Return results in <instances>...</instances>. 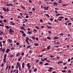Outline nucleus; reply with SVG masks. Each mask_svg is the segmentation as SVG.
Here are the masks:
<instances>
[{
  "instance_id": "1",
  "label": "nucleus",
  "mask_w": 73,
  "mask_h": 73,
  "mask_svg": "<svg viewBox=\"0 0 73 73\" xmlns=\"http://www.w3.org/2000/svg\"><path fill=\"white\" fill-rule=\"evenodd\" d=\"M20 66H21V65L19 64V62H17V63L16 66V68L18 69L19 67H20Z\"/></svg>"
},
{
  "instance_id": "2",
  "label": "nucleus",
  "mask_w": 73,
  "mask_h": 73,
  "mask_svg": "<svg viewBox=\"0 0 73 73\" xmlns=\"http://www.w3.org/2000/svg\"><path fill=\"white\" fill-rule=\"evenodd\" d=\"M8 68V70H10V69H11V66H8L7 65L6 67L5 71H7V70Z\"/></svg>"
},
{
  "instance_id": "3",
  "label": "nucleus",
  "mask_w": 73,
  "mask_h": 73,
  "mask_svg": "<svg viewBox=\"0 0 73 73\" xmlns=\"http://www.w3.org/2000/svg\"><path fill=\"white\" fill-rule=\"evenodd\" d=\"M0 50L2 52H4L5 51V48H3H3H2V47L0 48Z\"/></svg>"
},
{
  "instance_id": "4",
  "label": "nucleus",
  "mask_w": 73,
  "mask_h": 73,
  "mask_svg": "<svg viewBox=\"0 0 73 73\" xmlns=\"http://www.w3.org/2000/svg\"><path fill=\"white\" fill-rule=\"evenodd\" d=\"M49 7H46V6H45L43 7V9H44V10H48Z\"/></svg>"
},
{
  "instance_id": "5",
  "label": "nucleus",
  "mask_w": 73,
  "mask_h": 73,
  "mask_svg": "<svg viewBox=\"0 0 73 73\" xmlns=\"http://www.w3.org/2000/svg\"><path fill=\"white\" fill-rule=\"evenodd\" d=\"M53 5L54 6H57V5H58V3L56 2H54Z\"/></svg>"
},
{
  "instance_id": "6",
  "label": "nucleus",
  "mask_w": 73,
  "mask_h": 73,
  "mask_svg": "<svg viewBox=\"0 0 73 73\" xmlns=\"http://www.w3.org/2000/svg\"><path fill=\"white\" fill-rule=\"evenodd\" d=\"M27 66H28V69H30L31 68V66H30V63H28L27 64Z\"/></svg>"
},
{
  "instance_id": "7",
  "label": "nucleus",
  "mask_w": 73,
  "mask_h": 73,
  "mask_svg": "<svg viewBox=\"0 0 73 73\" xmlns=\"http://www.w3.org/2000/svg\"><path fill=\"white\" fill-rule=\"evenodd\" d=\"M10 23L11 24H12L11 25H15V23H14L13 21H11Z\"/></svg>"
},
{
  "instance_id": "8",
  "label": "nucleus",
  "mask_w": 73,
  "mask_h": 73,
  "mask_svg": "<svg viewBox=\"0 0 73 73\" xmlns=\"http://www.w3.org/2000/svg\"><path fill=\"white\" fill-rule=\"evenodd\" d=\"M10 51V49H7L5 52H6L8 53H9V52Z\"/></svg>"
},
{
  "instance_id": "9",
  "label": "nucleus",
  "mask_w": 73,
  "mask_h": 73,
  "mask_svg": "<svg viewBox=\"0 0 73 73\" xmlns=\"http://www.w3.org/2000/svg\"><path fill=\"white\" fill-rule=\"evenodd\" d=\"M9 30V32H13V33H14V31L13 30H12V29H10Z\"/></svg>"
},
{
  "instance_id": "10",
  "label": "nucleus",
  "mask_w": 73,
  "mask_h": 73,
  "mask_svg": "<svg viewBox=\"0 0 73 73\" xmlns=\"http://www.w3.org/2000/svg\"><path fill=\"white\" fill-rule=\"evenodd\" d=\"M22 68H24L25 67V65H24V62H23L22 64Z\"/></svg>"
},
{
  "instance_id": "11",
  "label": "nucleus",
  "mask_w": 73,
  "mask_h": 73,
  "mask_svg": "<svg viewBox=\"0 0 73 73\" xmlns=\"http://www.w3.org/2000/svg\"><path fill=\"white\" fill-rule=\"evenodd\" d=\"M63 63V61H59L57 63V64H62V63Z\"/></svg>"
},
{
  "instance_id": "12",
  "label": "nucleus",
  "mask_w": 73,
  "mask_h": 73,
  "mask_svg": "<svg viewBox=\"0 0 73 73\" xmlns=\"http://www.w3.org/2000/svg\"><path fill=\"white\" fill-rule=\"evenodd\" d=\"M54 40H57V39H58V37L57 36L54 37Z\"/></svg>"
},
{
  "instance_id": "13",
  "label": "nucleus",
  "mask_w": 73,
  "mask_h": 73,
  "mask_svg": "<svg viewBox=\"0 0 73 73\" xmlns=\"http://www.w3.org/2000/svg\"><path fill=\"white\" fill-rule=\"evenodd\" d=\"M21 29H22V30H24V31H25V29H24V27L21 26Z\"/></svg>"
},
{
  "instance_id": "14",
  "label": "nucleus",
  "mask_w": 73,
  "mask_h": 73,
  "mask_svg": "<svg viewBox=\"0 0 73 73\" xmlns=\"http://www.w3.org/2000/svg\"><path fill=\"white\" fill-rule=\"evenodd\" d=\"M28 34H30V35H31L32 33V31H28V32L27 33Z\"/></svg>"
},
{
  "instance_id": "15",
  "label": "nucleus",
  "mask_w": 73,
  "mask_h": 73,
  "mask_svg": "<svg viewBox=\"0 0 73 73\" xmlns=\"http://www.w3.org/2000/svg\"><path fill=\"white\" fill-rule=\"evenodd\" d=\"M50 49V46H49L47 47V49H48V50H49V49Z\"/></svg>"
},
{
  "instance_id": "16",
  "label": "nucleus",
  "mask_w": 73,
  "mask_h": 73,
  "mask_svg": "<svg viewBox=\"0 0 73 73\" xmlns=\"http://www.w3.org/2000/svg\"><path fill=\"white\" fill-rule=\"evenodd\" d=\"M34 45L36 46H37L38 45V43H35Z\"/></svg>"
},
{
  "instance_id": "17",
  "label": "nucleus",
  "mask_w": 73,
  "mask_h": 73,
  "mask_svg": "<svg viewBox=\"0 0 73 73\" xmlns=\"http://www.w3.org/2000/svg\"><path fill=\"white\" fill-rule=\"evenodd\" d=\"M9 42L10 43H11L12 42V40H11L10 39H8Z\"/></svg>"
},
{
  "instance_id": "18",
  "label": "nucleus",
  "mask_w": 73,
  "mask_h": 73,
  "mask_svg": "<svg viewBox=\"0 0 73 73\" xmlns=\"http://www.w3.org/2000/svg\"><path fill=\"white\" fill-rule=\"evenodd\" d=\"M19 55H20V53H18L17 54L16 56V57H18V56H19Z\"/></svg>"
},
{
  "instance_id": "19",
  "label": "nucleus",
  "mask_w": 73,
  "mask_h": 73,
  "mask_svg": "<svg viewBox=\"0 0 73 73\" xmlns=\"http://www.w3.org/2000/svg\"><path fill=\"white\" fill-rule=\"evenodd\" d=\"M37 68H35L34 69V72H36V71H37Z\"/></svg>"
},
{
  "instance_id": "20",
  "label": "nucleus",
  "mask_w": 73,
  "mask_h": 73,
  "mask_svg": "<svg viewBox=\"0 0 73 73\" xmlns=\"http://www.w3.org/2000/svg\"><path fill=\"white\" fill-rule=\"evenodd\" d=\"M7 54H5L4 55V58H6V57H7Z\"/></svg>"
},
{
  "instance_id": "21",
  "label": "nucleus",
  "mask_w": 73,
  "mask_h": 73,
  "mask_svg": "<svg viewBox=\"0 0 73 73\" xmlns=\"http://www.w3.org/2000/svg\"><path fill=\"white\" fill-rule=\"evenodd\" d=\"M0 46L1 47H2V46H3V44H2V43L1 42H0Z\"/></svg>"
},
{
  "instance_id": "22",
  "label": "nucleus",
  "mask_w": 73,
  "mask_h": 73,
  "mask_svg": "<svg viewBox=\"0 0 73 73\" xmlns=\"http://www.w3.org/2000/svg\"><path fill=\"white\" fill-rule=\"evenodd\" d=\"M21 57H20L18 59V61H21Z\"/></svg>"
},
{
  "instance_id": "23",
  "label": "nucleus",
  "mask_w": 73,
  "mask_h": 73,
  "mask_svg": "<svg viewBox=\"0 0 73 73\" xmlns=\"http://www.w3.org/2000/svg\"><path fill=\"white\" fill-rule=\"evenodd\" d=\"M3 11H5V12H6V9L5 8H3Z\"/></svg>"
},
{
  "instance_id": "24",
  "label": "nucleus",
  "mask_w": 73,
  "mask_h": 73,
  "mask_svg": "<svg viewBox=\"0 0 73 73\" xmlns=\"http://www.w3.org/2000/svg\"><path fill=\"white\" fill-rule=\"evenodd\" d=\"M31 38H32L33 40H35V37L34 36H33L31 37Z\"/></svg>"
},
{
  "instance_id": "25",
  "label": "nucleus",
  "mask_w": 73,
  "mask_h": 73,
  "mask_svg": "<svg viewBox=\"0 0 73 73\" xmlns=\"http://www.w3.org/2000/svg\"><path fill=\"white\" fill-rule=\"evenodd\" d=\"M20 32H21V33H22L23 34H24V31H20Z\"/></svg>"
},
{
  "instance_id": "26",
  "label": "nucleus",
  "mask_w": 73,
  "mask_h": 73,
  "mask_svg": "<svg viewBox=\"0 0 73 73\" xmlns=\"http://www.w3.org/2000/svg\"><path fill=\"white\" fill-rule=\"evenodd\" d=\"M47 38L48 39V40H50V39H51V38H50V37H49V36H47Z\"/></svg>"
},
{
  "instance_id": "27",
  "label": "nucleus",
  "mask_w": 73,
  "mask_h": 73,
  "mask_svg": "<svg viewBox=\"0 0 73 73\" xmlns=\"http://www.w3.org/2000/svg\"><path fill=\"white\" fill-rule=\"evenodd\" d=\"M48 65H49V63H46L44 64V65L46 66Z\"/></svg>"
},
{
  "instance_id": "28",
  "label": "nucleus",
  "mask_w": 73,
  "mask_h": 73,
  "mask_svg": "<svg viewBox=\"0 0 73 73\" xmlns=\"http://www.w3.org/2000/svg\"><path fill=\"white\" fill-rule=\"evenodd\" d=\"M21 70V66H20L19 67V70L20 72Z\"/></svg>"
},
{
  "instance_id": "29",
  "label": "nucleus",
  "mask_w": 73,
  "mask_h": 73,
  "mask_svg": "<svg viewBox=\"0 0 73 73\" xmlns=\"http://www.w3.org/2000/svg\"><path fill=\"white\" fill-rule=\"evenodd\" d=\"M33 31L35 32H37V31L35 29H34V30H33Z\"/></svg>"
},
{
  "instance_id": "30",
  "label": "nucleus",
  "mask_w": 73,
  "mask_h": 73,
  "mask_svg": "<svg viewBox=\"0 0 73 73\" xmlns=\"http://www.w3.org/2000/svg\"><path fill=\"white\" fill-rule=\"evenodd\" d=\"M0 18H1V19H3V18H4V17H3V15H0Z\"/></svg>"
},
{
  "instance_id": "31",
  "label": "nucleus",
  "mask_w": 73,
  "mask_h": 73,
  "mask_svg": "<svg viewBox=\"0 0 73 73\" xmlns=\"http://www.w3.org/2000/svg\"><path fill=\"white\" fill-rule=\"evenodd\" d=\"M72 24V23H69L68 24V26H69V25H71Z\"/></svg>"
},
{
  "instance_id": "32",
  "label": "nucleus",
  "mask_w": 73,
  "mask_h": 73,
  "mask_svg": "<svg viewBox=\"0 0 73 73\" xmlns=\"http://www.w3.org/2000/svg\"><path fill=\"white\" fill-rule=\"evenodd\" d=\"M35 28H36V29H40V28H39V27H38L35 26Z\"/></svg>"
},
{
  "instance_id": "33",
  "label": "nucleus",
  "mask_w": 73,
  "mask_h": 73,
  "mask_svg": "<svg viewBox=\"0 0 73 73\" xmlns=\"http://www.w3.org/2000/svg\"><path fill=\"white\" fill-rule=\"evenodd\" d=\"M62 72L63 73H65V72H66V70H63L62 71Z\"/></svg>"
},
{
  "instance_id": "34",
  "label": "nucleus",
  "mask_w": 73,
  "mask_h": 73,
  "mask_svg": "<svg viewBox=\"0 0 73 73\" xmlns=\"http://www.w3.org/2000/svg\"><path fill=\"white\" fill-rule=\"evenodd\" d=\"M3 32H2L1 31L0 35H1V36H2V34H3Z\"/></svg>"
},
{
  "instance_id": "35",
  "label": "nucleus",
  "mask_w": 73,
  "mask_h": 73,
  "mask_svg": "<svg viewBox=\"0 0 73 73\" xmlns=\"http://www.w3.org/2000/svg\"><path fill=\"white\" fill-rule=\"evenodd\" d=\"M7 21L6 20V19H3V22L4 23H6V22H7Z\"/></svg>"
},
{
  "instance_id": "36",
  "label": "nucleus",
  "mask_w": 73,
  "mask_h": 73,
  "mask_svg": "<svg viewBox=\"0 0 73 73\" xmlns=\"http://www.w3.org/2000/svg\"><path fill=\"white\" fill-rule=\"evenodd\" d=\"M8 11H9V8H7L6 9V12H8Z\"/></svg>"
},
{
  "instance_id": "37",
  "label": "nucleus",
  "mask_w": 73,
  "mask_h": 73,
  "mask_svg": "<svg viewBox=\"0 0 73 73\" xmlns=\"http://www.w3.org/2000/svg\"><path fill=\"white\" fill-rule=\"evenodd\" d=\"M59 19H64V17H58Z\"/></svg>"
},
{
  "instance_id": "38",
  "label": "nucleus",
  "mask_w": 73,
  "mask_h": 73,
  "mask_svg": "<svg viewBox=\"0 0 73 73\" xmlns=\"http://www.w3.org/2000/svg\"><path fill=\"white\" fill-rule=\"evenodd\" d=\"M36 41H38V38L36 37L35 38Z\"/></svg>"
},
{
  "instance_id": "39",
  "label": "nucleus",
  "mask_w": 73,
  "mask_h": 73,
  "mask_svg": "<svg viewBox=\"0 0 73 73\" xmlns=\"http://www.w3.org/2000/svg\"><path fill=\"white\" fill-rule=\"evenodd\" d=\"M48 32L49 34H50L52 33V32L50 31H48Z\"/></svg>"
},
{
  "instance_id": "40",
  "label": "nucleus",
  "mask_w": 73,
  "mask_h": 73,
  "mask_svg": "<svg viewBox=\"0 0 73 73\" xmlns=\"http://www.w3.org/2000/svg\"><path fill=\"white\" fill-rule=\"evenodd\" d=\"M42 64H43V62H39V64H41V65H42Z\"/></svg>"
},
{
  "instance_id": "41",
  "label": "nucleus",
  "mask_w": 73,
  "mask_h": 73,
  "mask_svg": "<svg viewBox=\"0 0 73 73\" xmlns=\"http://www.w3.org/2000/svg\"><path fill=\"white\" fill-rule=\"evenodd\" d=\"M1 66L2 68H3V66H4V64H3V63H2V64H1Z\"/></svg>"
},
{
  "instance_id": "42",
  "label": "nucleus",
  "mask_w": 73,
  "mask_h": 73,
  "mask_svg": "<svg viewBox=\"0 0 73 73\" xmlns=\"http://www.w3.org/2000/svg\"><path fill=\"white\" fill-rule=\"evenodd\" d=\"M60 36H64V34L63 33H60Z\"/></svg>"
},
{
  "instance_id": "43",
  "label": "nucleus",
  "mask_w": 73,
  "mask_h": 73,
  "mask_svg": "<svg viewBox=\"0 0 73 73\" xmlns=\"http://www.w3.org/2000/svg\"><path fill=\"white\" fill-rule=\"evenodd\" d=\"M9 6H11V7H12L13 6V5L12 4H9Z\"/></svg>"
},
{
  "instance_id": "44",
  "label": "nucleus",
  "mask_w": 73,
  "mask_h": 73,
  "mask_svg": "<svg viewBox=\"0 0 73 73\" xmlns=\"http://www.w3.org/2000/svg\"><path fill=\"white\" fill-rule=\"evenodd\" d=\"M5 60H6V58H4L3 59V62H4V61H6Z\"/></svg>"
},
{
  "instance_id": "45",
  "label": "nucleus",
  "mask_w": 73,
  "mask_h": 73,
  "mask_svg": "<svg viewBox=\"0 0 73 73\" xmlns=\"http://www.w3.org/2000/svg\"><path fill=\"white\" fill-rule=\"evenodd\" d=\"M23 36L24 37H25L26 36V35H25V33H23L22 34Z\"/></svg>"
},
{
  "instance_id": "46",
  "label": "nucleus",
  "mask_w": 73,
  "mask_h": 73,
  "mask_svg": "<svg viewBox=\"0 0 73 73\" xmlns=\"http://www.w3.org/2000/svg\"><path fill=\"white\" fill-rule=\"evenodd\" d=\"M45 15L46 16H47V17H50V16H49V15H48L46 14H45Z\"/></svg>"
},
{
  "instance_id": "47",
  "label": "nucleus",
  "mask_w": 73,
  "mask_h": 73,
  "mask_svg": "<svg viewBox=\"0 0 73 73\" xmlns=\"http://www.w3.org/2000/svg\"><path fill=\"white\" fill-rule=\"evenodd\" d=\"M31 46H28L27 47V48H31Z\"/></svg>"
},
{
  "instance_id": "48",
  "label": "nucleus",
  "mask_w": 73,
  "mask_h": 73,
  "mask_svg": "<svg viewBox=\"0 0 73 73\" xmlns=\"http://www.w3.org/2000/svg\"><path fill=\"white\" fill-rule=\"evenodd\" d=\"M60 14H56L55 15V16H60Z\"/></svg>"
},
{
  "instance_id": "49",
  "label": "nucleus",
  "mask_w": 73,
  "mask_h": 73,
  "mask_svg": "<svg viewBox=\"0 0 73 73\" xmlns=\"http://www.w3.org/2000/svg\"><path fill=\"white\" fill-rule=\"evenodd\" d=\"M5 27L6 28H7V29H9V26H5Z\"/></svg>"
},
{
  "instance_id": "50",
  "label": "nucleus",
  "mask_w": 73,
  "mask_h": 73,
  "mask_svg": "<svg viewBox=\"0 0 73 73\" xmlns=\"http://www.w3.org/2000/svg\"><path fill=\"white\" fill-rule=\"evenodd\" d=\"M10 57H11V58L12 57H13V55L12 54L11 55Z\"/></svg>"
},
{
  "instance_id": "51",
  "label": "nucleus",
  "mask_w": 73,
  "mask_h": 73,
  "mask_svg": "<svg viewBox=\"0 0 73 73\" xmlns=\"http://www.w3.org/2000/svg\"><path fill=\"white\" fill-rule=\"evenodd\" d=\"M49 69L50 70H51V69H53V68H52V67H50L49 68Z\"/></svg>"
},
{
  "instance_id": "52",
  "label": "nucleus",
  "mask_w": 73,
  "mask_h": 73,
  "mask_svg": "<svg viewBox=\"0 0 73 73\" xmlns=\"http://www.w3.org/2000/svg\"><path fill=\"white\" fill-rule=\"evenodd\" d=\"M21 7L23 8V9H25V7H24L23 6H21Z\"/></svg>"
},
{
  "instance_id": "53",
  "label": "nucleus",
  "mask_w": 73,
  "mask_h": 73,
  "mask_svg": "<svg viewBox=\"0 0 73 73\" xmlns=\"http://www.w3.org/2000/svg\"><path fill=\"white\" fill-rule=\"evenodd\" d=\"M50 57L51 58H53V57H54V56H53L52 55H51L50 56Z\"/></svg>"
},
{
  "instance_id": "54",
  "label": "nucleus",
  "mask_w": 73,
  "mask_h": 73,
  "mask_svg": "<svg viewBox=\"0 0 73 73\" xmlns=\"http://www.w3.org/2000/svg\"><path fill=\"white\" fill-rule=\"evenodd\" d=\"M57 20H59V21H61L62 20V19H57Z\"/></svg>"
},
{
  "instance_id": "55",
  "label": "nucleus",
  "mask_w": 73,
  "mask_h": 73,
  "mask_svg": "<svg viewBox=\"0 0 73 73\" xmlns=\"http://www.w3.org/2000/svg\"><path fill=\"white\" fill-rule=\"evenodd\" d=\"M38 61H39V60H36V63H38Z\"/></svg>"
},
{
  "instance_id": "56",
  "label": "nucleus",
  "mask_w": 73,
  "mask_h": 73,
  "mask_svg": "<svg viewBox=\"0 0 73 73\" xmlns=\"http://www.w3.org/2000/svg\"><path fill=\"white\" fill-rule=\"evenodd\" d=\"M62 5V6H68V5Z\"/></svg>"
},
{
  "instance_id": "57",
  "label": "nucleus",
  "mask_w": 73,
  "mask_h": 73,
  "mask_svg": "<svg viewBox=\"0 0 73 73\" xmlns=\"http://www.w3.org/2000/svg\"><path fill=\"white\" fill-rule=\"evenodd\" d=\"M19 44H20L19 43V42H17L16 43V45H19Z\"/></svg>"
},
{
  "instance_id": "58",
  "label": "nucleus",
  "mask_w": 73,
  "mask_h": 73,
  "mask_svg": "<svg viewBox=\"0 0 73 73\" xmlns=\"http://www.w3.org/2000/svg\"><path fill=\"white\" fill-rule=\"evenodd\" d=\"M68 62H70V58L68 59Z\"/></svg>"
},
{
  "instance_id": "59",
  "label": "nucleus",
  "mask_w": 73,
  "mask_h": 73,
  "mask_svg": "<svg viewBox=\"0 0 73 73\" xmlns=\"http://www.w3.org/2000/svg\"><path fill=\"white\" fill-rule=\"evenodd\" d=\"M16 72V70H13V73H15V72Z\"/></svg>"
},
{
  "instance_id": "60",
  "label": "nucleus",
  "mask_w": 73,
  "mask_h": 73,
  "mask_svg": "<svg viewBox=\"0 0 73 73\" xmlns=\"http://www.w3.org/2000/svg\"><path fill=\"white\" fill-rule=\"evenodd\" d=\"M68 73H70L71 72V71L70 70H68Z\"/></svg>"
},
{
  "instance_id": "61",
  "label": "nucleus",
  "mask_w": 73,
  "mask_h": 73,
  "mask_svg": "<svg viewBox=\"0 0 73 73\" xmlns=\"http://www.w3.org/2000/svg\"><path fill=\"white\" fill-rule=\"evenodd\" d=\"M47 71H48V72H52V70H48Z\"/></svg>"
},
{
  "instance_id": "62",
  "label": "nucleus",
  "mask_w": 73,
  "mask_h": 73,
  "mask_svg": "<svg viewBox=\"0 0 73 73\" xmlns=\"http://www.w3.org/2000/svg\"><path fill=\"white\" fill-rule=\"evenodd\" d=\"M3 44H4L5 43V41H3Z\"/></svg>"
},
{
  "instance_id": "63",
  "label": "nucleus",
  "mask_w": 73,
  "mask_h": 73,
  "mask_svg": "<svg viewBox=\"0 0 73 73\" xmlns=\"http://www.w3.org/2000/svg\"><path fill=\"white\" fill-rule=\"evenodd\" d=\"M54 21L55 22H57L58 21V20H57L56 19H54Z\"/></svg>"
},
{
  "instance_id": "64",
  "label": "nucleus",
  "mask_w": 73,
  "mask_h": 73,
  "mask_svg": "<svg viewBox=\"0 0 73 73\" xmlns=\"http://www.w3.org/2000/svg\"><path fill=\"white\" fill-rule=\"evenodd\" d=\"M67 68V67H65L64 68V69H66Z\"/></svg>"
}]
</instances>
